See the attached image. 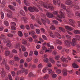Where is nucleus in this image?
<instances>
[{
	"instance_id": "19",
	"label": "nucleus",
	"mask_w": 80,
	"mask_h": 80,
	"mask_svg": "<svg viewBox=\"0 0 80 80\" xmlns=\"http://www.w3.org/2000/svg\"><path fill=\"white\" fill-rule=\"evenodd\" d=\"M62 73L64 76H67V69H63L62 70Z\"/></svg>"
},
{
	"instance_id": "15",
	"label": "nucleus",
	"mask_w": 80,
	"mask_h": 80,
	"mask_svg": "<svg viewBox=\"0 0 80 80\" xmlns=\"http://www.w3.org/2000/svg\"><path fill=\"white\" fill-rule=\"evenodd\" d=\"M68 21H70V22L72 23L71 25L74 28L75 27V25L74 24H74L75 23V22L72 19H68Z\"/></svg>"
},
{
	"instance_id": "51",
	"label": "nucleus",
	"mask_w": 80,
	"mask_h": 80,
	"mask_svg": "<svg viewBox=\"0 0 80 80\" xmlns=\"http://www.w3.org/2000/svg\"><path fill=\"white\" fill-rule=\"evenodd\" d=\"M14 61L12 60H11L9 62L10 64L12 65H13V64H14Z\"/></svg>"
},
{
	"instance_id": "24",
	"label": "nucleus",
	"mask_w": 80,
	"mask_h": 80,
	"mask_svg": "<svg viewBox=\"0 0 80 80\" xmlns=\"http://www.w3.org/2000/svg\"><path fill=\"white\" fill-rule=\"evenodd\" d=\"M22 43L23 45H27V41L26 40L23 39L22 40Z\"/></svg>"
},
{
	"instance_id": "35",
	"label": "nucleus",
	"mask_w": 80,
	"mask_h": 80,
	"mask_svg": "<svg viewBox=\"0 0 80 80\" xmlns=\"http://www.w3.org/2000/svg\"><path fill=\"white\" fill-rule=\"evenodd\" d=\"M2 64H3V65L7 64V61L6 60H5L4 59H3V61H2Z\"/></svg>"
},
{
	"instance_id": "14",
	"label": "nucleus",
	"mask_w": 80,
	"mask_h": 80,
	"mask_svg": "<svg viewBox=\"0 0 80 80\" xmlns=\"http://www.w3.org/2000/svg\"><path fill=\"white\" fill-rule=\"evenodd\" d=\"M0 71H1V75L2 78H4L5 77V72L4 71L3 68H2Z\"/></svg>"
},
{
	"instance_id": "26",
	"label": "nucleus",
	"mask_w": 80,
	"mask_h": 80,
	"mask_svg": "<svg viewBox=\"0 0 80 80\" xmlns=\"http://www.w3.org/2000/svg\"><path fill=\"white\" fill-rule=\"evenodd\" d=\"M24 3L25 5L29 6L30 5L29 3L26 0H24Z\"/></svg>"
},
{
	"instance_id": "5",
	"label": "nucleus",
	"mask_w": 80,
	"mask_h": 80,
	"mask_svg": "<svg viewBox=\"0 0 80 80\" xmlns=\"http://www.w3.org/2000/svg\"><path fill=\"white\" fill-rule=\"evenodd\" d=\"M28 10L29 11L33 12L35 11L36 12H38L39 11L38 9L35 7H30L28 8Z\"/></svg>"
},
{
	"instance_id": "33",
	"label": "nucleus",
	"mask_w": 80,
	"mask_h": 80,
	"mask_svg": "<svg viewBox=\"0 0 80 80\" xmlns=\"http://www.w3.org/2000/svg\"><path fill=\"white\" fill-rule=\"evenodd\" d=\"M18 35L19 36H20V37H22V31H18Z\"/></svg>"
},
{
	"instance_id": "59",
	"label": "nucleus",
	"mask_w": 80,
	"mask_h": 80,
	"mask_svg": "<svg viewBox=\"0 0 80 80\" xmlns=\"http://www.w3.org/2000/svg\"><path fill=\"white\" fill-rule=\"evenodd\" d=\"M71 50L68 49H66V52L67 53H69L71 52Z\"/></svg>"
},
{
	"instance_id": "63",
	"label": "nucleus",
	"mask_w": 80,
	"mask_h": 80,
	"mask_svg": "<svg viewBox=\"0 0 80 80\" xmlns=\"http://www.w3.org/2000/svg\"><path fill=\"white\" fill-rule=\"evenodd\" d=\"M24 55L25 57H27L28 55V52H25L24 53Z\"/></svg>"
},
{
	"instance_id": "28",
	"label": "nucleus",
	"mask_w": 80,
	"mask_h": 80,
	"mask_svg": "<svg viewBox=\"0 0 80 80\" xmlns=\"http://www.w3.org/2000/svg\"><path fill=\"white\" fill-rule=\"evenodd\" d=\"M19 12L21 15L23 16L25 15V12H24L23 10H21Z\"/></svg>"
},
{
	"instance_id": "47",
	"label": "nucleus",
	"mask_w": 80,
	"mask_h": 80,
	"mask_svg": "<svg viewBox=\"0 0 80 80\" xmlns=\"http://www.w3.org/2000/svg\"><path fill=\"white\" fill-rule=\"evenodd\" d=\"M43 61L44 62H45L46 63H48L49 62V60L47 58H45V59H43Z\"/></svg>"
},
{
	"instance_id": "11",
	"label": "nucleus",
	"mask_w": 80,
	"mask_h": 80,
	"mask_svg": "<svg viewBox=\"0 0 80 80\" xmlns=\"http://www.w3.org/2000/svg\"><path fill=\"white\" fill-rule=\"evenodd\" d=\"M61 2V0H53V3L55 5H56L58 4V5H60Z\"/></svg>"
},
{
	"instance_id": "53",
	"label": "nucleus",
	"mask_w": 80,
	"mask_h": 80,
	"mask_svg": "<svg viewBox=\"0 0 80 80\" xmlns=\"http://www.w3.org/2000/svg\"><path fill=\"white\" fill-rule=\"evenodd\" d=\"M50 61L51 62L52 64H54L55 63V61L52 58H50Z\"/></svg>"
},
{
	"instance_id": "43",
	"label": "nucleus",
	"mask_w": 80,
	"mask_h": 80,
	"mask_svg": "<svg viewBox=\"0 0 80 80\" xmlns=\"http://www.w3.org/2000/svg\"><path fill=\"white\" fill-rule=\"evenodd\" d=\"M36 21L38 22V23H39L40 25H41V22H40V20L39 18H37V19H36Z\"/></svg>"
},
{
	"instance_id": "37",
	"label": "nucleus",
	"mask_w": 80,
	"mask_h": 80,
	"mask_svg": "<svg viewBox=\"0 0 80 80\" xmlns=\"http://www.w3.org/2000/svg\"><path fill=\"white\" fill-rule=\"evenodd\" d=\"M0 15H1V18L2 19H3L4 18V13H3V12H0Z\"/></svg>"
},
{
	"instance_id": "40",
	"label": "nucleus",
	"mask_w": 80,
	"mask_h": 80,
	"mask_svg": "<svg viewBox=\"0 0 80 80\" xmlns=\"http://www.w3.org/2000/svg\"><path fill=\"white\" fill-rule=\"evenodd\" d=\"M23 18L24 19V22L25 23H28V18H24L23 17Z\"/></svg>"
},
{
	"instance_id": "4",
	"label": "nucleus",
	"mask_w": 80,
	"mask_h": 80,
	"mask_svg": "<svg viewBox=\"0 0 80 80\" xmlns=\"http://www.w3.org/2000/svg\"><path fill=\"white\" fill-rule=\"evenodd\" d=\"M43 18L44 19H45V20H44V19H43V18H41V21L43 24L45 25H46L47 22H48V24H50V21L48 19H47V18H46V15L45 14H43Z\"/></svg>"
},
{
	"instance_id": "56",
	"label": "nucleus",
	"mask_w": 80,
	"mask_h": 80,
	"mask_svg": "<svg viewBox=\"0 0 80 80\" xmlns=\"http://www.w3.org/2000/svg\"><path fill=\"white\" fill-rule=\"evenodd\" d=\"M30 16L32 20H34L35 19V17L32 14H30Z\"/></svg>"
},
{
	"instance_id": "12",
	"label": "nucleus",
	"mask_w": 80,
	"mask_h": 80,
	"mask_svg": "<svg viewBox=\"0 0 80 80\" xmlns=\"http://www.w3.org/2000/svg\"><path fill=\"white\" fill-rule=\"evenodd\" d=\"M77 39L76 38H74L72 40V42H70L72 46H74L76 45V42L77 41Z\"/></svg>"
},
{
	"instance_id": "42",
	"label": "nucleus",
	"mask_w": 80,
	"mask_h": 80,
	"mask_svg": "<svg viewBox=\"0 0 80 80\" xmlns=\"http://www.w3.org/2000/svg\"><path fill=\"white\" fill-rule=\"evenodd\" d=\"M56 42L59 45H61L62 44V42L61 41L58 40H56Z\"/></svg>"
},
{
	"instance_id": "17",
	"label": "nucleus",
	"mask_w": 80,
	"mask_h": 80,
	"mask_svg": "<svg viewBox=\"0 0 80 80\" xmlns=\"http://www.w3.org/2000/svg\"><path fill=\"white\" fill-rule=\"evenodd\" d=\"M21 47V46H20V43H18L16 44L15 46L16 48L19 49L20 52L22 51L21 49L20 48Z\"/></svg>"
},
{
	"instance_id": "36",
	"label": "nucleus",
	"mask_w": 80,
	"mask_h": 80,
	"mask_svg": "<svg viewBox=\"0 0 80 80\" xmlns=\"http://www.w3.org/2000/svg\"><path fill=\"white\" fill-rule=\"evenodd\" d=\"M4 24H5L6 26H8L9 25V23L7 21H4Z\"/></svg>"
},
{
	"instance_id": "58",
	"label": "nucleus",
	"mask_w": 80,
	"mask_h": 80,
	"mask_svg": "<svg viewBox=\"0 0 80 80\" xmlns=\"http://www.w3.org/2000/svg\"><path fill=\"white\" fill-rule=\"evenodd\" d=\"M36 32L37 34H39V33H40L41 32L40 30L38 29H36Z\"/></svg>"
},
{
	"instance_id": "25",
	"label": "nucleus",
	"mask_w": 80,
	"mask_h": 80,
	"mask_svg": "<svg viewBox=\"0 0 80 80\" xmlns=\"http://www.w3.org/2000/svg\"><path fill=\"white\" fill-rule=\"evenodd\" d=\"M48 73L49 74H50L51 73H54V72L50 68H48Z\"/></svg>"
},
{
	"instance_id": "21",
	"label": "nucleus",
	"mask_w": 80,
	"mask_h": 80,
	"mask_svg": "<svg viewBox=\"0 0 80 80\" xmlns=\"http://www.w3.org/2000/svg\"><path fill=\"white\" fill-rule=\"evenodd\" d=\"M65 46L67 47H69L70 46V42L68 41H65Z\"/></svg>"
},
{
	"instance_id": "9",
	"label": "nucleus",
	"mask_w": 80,
	"mask_h": 80,
	"mask_svg": "<svg viewBox=\"0 0 80 80\" xmlns=\"http://www.w3.org/2000/svg\"><path fill=\"white\" fill-rule=\"evenodd\" d=\"M11 24L12 25V26L11 27V29L12 30H16V28L15 27L16 25V24L14 22H11Z\"/></svg>"
},
{
	"instance_id": "52",
	"label": "nucleus",
	"mask_w": 80,
	"mask_h": 80,
	"mask_svg": "<svg viewBox=\"0 0 80 80\" xmlns=\"http://www.w3.org/2000/svg\"><path fill=\"white\" fill-rule=\"evenodd\" d=\"M50 29L52 30H55L56 28L53 25H52L51 26Z\"/></svg>"
},
{
	"instance_id": "20",
	"label": "nucleus",
	"mask_w": 80,
	"mask_h": 80,
	"mask_svg": "<svg viewBox=\"0 0 80 80\" xmlns=\"http://www.w3.org/2000/svg\"><path fill=\"white\" fill-rule=\"evenodd\" d=\"M5 37L4 34H1L0 36V40H4V41L5 42L6 39H5Z\"/></svg>"
},
{
	"instance_id": "18",
	"label": "nucleus",
	"mask_w": 80,
	"mask_h": 80,
	"mask_svg": "<svg viewBox=\"0 0 80 80\" xmlns=\"http://www.w3.org/2000/svg\"><path fill=\"white\" fill-rule=\"evenodd\" d=\"M72 1L70 0H67L65 2V4L66 5H70L72 3Z\"/></svg>"
},
{
	"instance_id": "23",
	"label": "nucleus",
	"mask_w": 80,
	"mask_h": 80,
	"mask_svg": "<svg viewBox=\"0 0 80 80\" xmlns=\"http://www.w3.org/2000/svg\"><path fill=\"white\" fill-rule=\"evenodd\" d=\"M6 3V1H2V2L1 4V7L2 8H3L5 6V4Z\"/></svg>"
},
{
	"instance_id": "60",
	"label": "nucleus",
	"mask_w": 80,
	"mask_h": 80,
	"mask_svg": "<svg viewBox=\"0 0 80 80\" xmlns=\"http://www.w3.org/2000/svg\"><path fill=\"white\" fill-rule=\"evenodd\" d=\"M7 36L8 37H10V38H12L13 37V36L12 34L11 33L8 34H7Z\"/></svg>"
},
{
	"instance_id": "49",
	"label": "nucleus",
	"mask_w": 80,
	"mask_h": 80,
	"mask_svg": "<svg viewBox=\"0 0 80 80\" xmlns=\"http://www.w3.org/2000/svg\"><path fill=\"white\" fill-rule=\"evenodd\" d=\"M75 14L76 16L80 18V13H79L78 12H75Z\"/></svg>"
},
{
	"instance_id": "30",
	"label": "nucleus",
	"mask_w": 80,
	"mask_h": 80,
	"mask_svg": "<svg viewBox=\"0 0 80 80\" xmlns=\"http://www.w3.org/2000/svg\"><path fill=\"white\" fill-rule=\"evenodd\" d=\"M61 63L60 61H57V65L58 67H61Z\"/></svg>"
},
{
	"instance_id": "16",
	"label": "nucleus",
	"mask_w": 80,
	"mask_h": 80,
	"mask_svg": "<svg viewBox=\"0 0 80 80\" xmlns=\"http://www.w3.org/2000/svg\"><path fill=\"white\" fill-rule=\"evenodd\" d=\"M8 13L7 14V17L9 18H11L12 17V12L11 11L8 10Z\"/></svg>"
},
{
	"instance_id": "38",
	"label": "nucleus",
	"mask_w": 80,
	"mask_h": 80,
	"mask_svg": "<svg viewBox=\"0 0 80 80\" xmlns=\"http://www.w3.org/2000/svg\"><path fill=\"white\" fill-rule=\"evenodd\" d=\"M56 72L57 73L60 74L62 72V70L61 69H57V70L56 71Z\"/></svg>"
},
{
	"instance_id": "64",
	"label": "nucleus",
	"mask_w": 80,
	"mask_h": 80,
	"mask_svg": "<svg viewBox=\"0 0 80 80\" xmlns=\"http://www.w3.org/2000/svg\"><path fill=\"white\" fill-rule=\"evenodd\" d=\"M26 29L28 30H29L30 29V27L29 25H26Z\"/></svg>"
},
{
	"instance_id": "54",
	"label": "nucleus",
	"mask_w": 80,
	"mask_h": 80,
	"mask_svg": "<svg viewBox=\"0 0 80 80\" xmlns=\"http://www.w3.org/2000/svg\"><path fill=\"white\" fill-rule=\"evenodd\" d=\"M61 61H63V62H65L66 61V59L64 57H62V58H61Z\"/></svg>"
},
{
	"instance_id": "10",
	"label": "nucleus",
	"mask_w": 80,
	"mask_h": 80,
	"mask_svg": "<svg viewBox=\"0 0 80 80\" xmlns=\"http://www.w3.org/2000/svg\"><path fill=\"white\" fill-rule=\"evenodd\" d=\"M29 34L31 35L33 38H37V36L35 35V33L33 31L29 32Z\"/></svg>"
},
{
	"instance_id": "22",
	"label": "nucleus",
	"mask_w": 80,
	"mask_h": 80,
	"mask_svg": "<svg viewBox=\"0 0 80 80\" xmlns=\"http://www.w3.org/2000/svg\"><path fill=\"white\" fill-rule=\"evenodd\" d=\"M65 28L68 31H72L73 30V28L69 26L65 27Z\"/></svg>"
},
{
	"instance_id": "50",
	"label": "nucleus",
	"mask_w": 80,
	"mask_h": 80,
	"mask_svg": "<svg viewBox=\"0 0 80 80\" xmlns=\"http://www.w3.org/2000/svg\"><path fill=\"white\" fill-rule=\"evenodd\" d=\"M49 76L48 74H46L44 77V78L45 79H47V78H49Z\"/></svg>"
},
{
	"instance_id": "32",
	"label": "nucleus",
	"mask_w": 80,
	"mask_h": 80,
	"mask_svg": "<svg viewBox=\"0 0 80 80\" xmlns=\"http://www.w3.org/2000/svg\"><path fill=\"white\" fill-rule=\"evenodd\" d=\"M72 67H73L74 68H78V65L76 64L75 63H73V64H72Z\"/></svg>"
},
{
	"instance_id": "27",
	"label": "nucleus",
	"mask_w": 80,
	"mask_h": 80,
	"mask_svg": "<svg viewBox=\"0 0 80 80\" xmlns=\"http://www.w3.org/2000/svg\"><path fill=\"white\" fill-rule=\"evenodd\" d=\"M9 8H10L11 10L12 11H14L15 10V9L14 7L13 6H11V5H9L8 6Z\"/></svg>"
},
{
	"instance_id": "7",
	"label": "nucleus",
	"mask_w": 80,
	"mask_h": 80,
	"mask_svg": "<svg viewBox=\"0 0 80 80\" xmlns=\"http://www.w3.org/2000/svg\"><path fill=\"white\" fill-rule=\"evenodd\" d=\"M67 13L68 15V17L70 18H71L72 14L71 12V10L70 9V8H67V9L66 10Z\"/></svg>"
},
{
	"instance_id": "55",
	"label": "nucleus",
	"mask_w": 80,
	"mask_h": 80,
	"mask_svg": "<svg viewBox=\"0 0 80 80\" xmlns=\"http://www.w3.org/2000/svg\"><path fill=\"white\" fill-rule=\"evenodd\" d=\"M59 29H60V30L62 31L63 32H65V29L61 27H59Z\"/></svg>"
},
{
	"instance_id": "6",
	"label": "nucleus",
	"mask_w": 80,
	"mask_h": 80,
	"mask_svg": "<svg viewBox=\"0 0 80 80\" xmlns=\"http://www.w3.org/2000/svg\"><path fill=\"white\" fill-rule=\"evenodd\" d=\"M24 72H25V74L26 75H27L28 74V70L27 69L25 70V69L23 68L21 71H18L17 72V75L22 73H23Z\"/></svg>"
},
{
	"instance_id": "29",
	"label": "nucleus",
	"mask_w": 80,
	"mask_h": 80,
	"mask_svg": "<svg viewBox=\"0 0 80 80\" xmlns=\"http://www.w3.org/2000/svg\"><path fill=\"white\" fill-rule=\"evenodd\" d=\"M5 56H8L10 54V52L8 51H5Z\"/></svg>"
},
{
	"instance_id": "45",
	"label": "nucleus",
	"mask_w": 80,
	"mask_h": 80,
	"mask_svg": "<svg viewBox=\"0 0 80 80\" xmlns=\"http://www.w3.org/2000/svg\"><path fill=\"white\" fill-rule=\"evenodd\" d=\"M1 41H0V48H1L2 49V51L3 52V50H4V48L2 47V45L1 44Z\"/></svg>"
},
{
	"instance_id": "46",
	"label": "nucleus",
	"mask_w": 80,
	"mask_h": 80,
	"mask_svg": "<svg viewBox=\"0 0 80 80\" xmlns=\"http://www.w3.org/2000/svg\"><path fill=\"white\" fill-rule=\"evenodd\" d=\"M48 69L47 68H44L43 70H42V72L43 73H45L47 72V70H48Z\"/></svg>"
},
{
	"instance_id": "13",
	"label": "nucleus",
	"mask_w": 80,
	"mask_h": 80,
	"mask_svg": "<svg viewBox=\"0 0 80 80\" xmlns=\"http://www.w3.org/2000/svg\"><path fill=\"white\" fill-rule=\"evenodd\" d=\"M5 42H6L7 43V44L6 45V46L8 47H9L10 48L11 46H12V44L11 43V41L10 40H8V41H4Z\"/></svg>"
},
{
	"instance_id": "39",
	"label": "nucleus",
	"mask_w": 80,
	"mask_h": 80,
	"mask_svg": "<svg viewBox=\"0 0 80 80\" xmlns=\"http://www.w3.org/2000/svg\"><path fill=\"white\" fill-rule=\"evenodd\" d=\"M21 48H22V51L24 52L26 50V49L24 46H21Z\"/></svg>"
},
{
	"instance_id": "57",
	"label": "nucleus",
	"mask_w": 80,
	"mask_h": 80,
	"mask_svg": "<svg viewBox=\"0 0 80 80\" xmlns=\"http://www.w3.org/2000/svg\"><path fill=\"white\" fill-rule=\"evenodd\" d=\"M73 6L74 7V8H75L76 9L79 10L80 8L78 6L76 5H73Z\"/></svg>"
},
{
	"instance_id": "61",
	"label": "nucleus",
	"mask_w": 80,
	"mask_h": 80,
	"mask_svg": "<svg viewBox=\"0 0 80 80\" xmlns=\"http://www.w3.org/2000/svg\"><path fill=\"white\" fill-rule=\"evenodd\" d=\"M53 23L55 24H58V22L56 20H53Z\"/></svg>"
},
{
	"instance_id": "3",
	"label": "nucleus",
	"mask_w": 80,
	"mask_h": 80,
	"mask_svg": "<svg viewBox=\"0 0 80 80\" xmlns=\"http://www.w3.org/2000/svg\"><path fill=\"white\" fill-rule=\"evenodd\" d=\"M50 35L51 37H52V38H54L55 37V36H56L59 39H61L62 37L61 35L59 34L58 32H55L54 33V35L53 34L52 32V31H50Z\"/></svg>"
},
{
	"instance_id": "34",
	"label": "nucleus",
	"mask_w": 80,
	"mask_h": 80,
	"mask_svg": "<svg viewBox=\"0 0 80 80\" xmlns=\"http://www.w3.org/2000/svg\"><path fill=\"white\" fill-rule=\"evenodd\" d=\"M47 46L48 47H50V48H51V49H54V47L52 46H51L50 45V43H47Z\"/></svg>"
},
{
	"instance_id": "44",
	"label": "nucleus",
	"mask_w": 80,
	"mask_h": 80,
	"mask_svg": "<svg viewBox=\"0 0 80 80\" xmlns=\"http://www.w3.org/2000/svg\"><path fill=\"white\" fill-rule=\"evenodd\" d=\"M35 76L34 75V74L32 72H30L29 73V77H35Z\"/></svg>"
},
{
	"instance_id": "8",
	"label": "nucleus",
	"mask_w": 80,
	"mask_h": 80,
	"mask_svg": "<svg viewBox=\"0 0 80 80\" xmlns=\"http://www.w3.org/2000/svg\"><path fill=\"white\" fill-rule=\"evenodd\" d=\"M45 12L46 13V15L48 18H52L54 16L51 13L48 12V11L47 10Z\"/></svg>"
},
{
	"instance_id": "31",
	"label": "nucleus",
	"mask_w": 80,
	"mask_h": 80,
	"mask_svg": "<svg viewBox=\"0 0 80 80\" xmlns=\"http://www.w3.org/2000/svg\"><path fill=\"white\" fill-rule=\"evenodd\" d=\"M75 34H80V31L79 30H75L74 31Z\"/></svg>"
},
{
	"instance_id": "1",
	"label": "nucleus",
	"mask_w": 80,
	"mask_h": 80,
	"mask_svg": "<svg viewBox=\"0 0 80 80\" xmlns=\"http://www.w3.org/2000/svg\"><path fill=\"white\" fill-rule=\"evenodd\" d=\"M39 4L40 5H41L42 6H43L45 8H49V9L51 10H53L54 9L53 7L51 6V4H47L43 2L40 1L39 2Z\"/></svg>"
},
{
	"instance_id": "62",
	"label": "nucleus",
	"mask_w": 80,
	"mask_h": 80,
	"mask_svg": "<svg viewBox=\"0 0 80 80\" xmlns=\"http://www.w3.org/2000/svg\"><path fill=\"white\" fill-rule=\"evenodd\" d=\"M75 37L76 38H78V40H80V36H78L77 35H76L75 36Z\"/></svg>"
},
{
	"instance_id": "41",
	"label": "nucleus",
	"mask_w": 80,
	"mask_h": 80,
	"mask_svg": "<svg viewBox=\"0 0 80 80\" xmlns=\"http://www.w3.org/2000/svg\"><path fill=\"white\" fill-rule=\"evenodd\" d=\"M61 8L64 9H65L66 8V7L64 4H61Z\"/></svg>"
},
{
	"instance_id": "48",
	"label": "nucleus",
	"mask_w": 80,
	"mask_h": 80,
	"mask_svg": "<svg viewBox=\"0 0 80 80\" xmlns=\"http://www.w3.org/2000/svg\"><path fill=\"white\" fill-rule=\"evenodd\" d=\"M14 58L16 61H19L20 60V58H18L17 56H15Z\"/></svg>"
},
{
	"instance_id": "2",
	"label": "nucleus",
	"mask_w": 80,
	"mask_h": 80,
	"mask_svg": "<svg viewBox=\"0 0 80 80\" xmlns=\"http://www.w3.org/2000/svg\"><path fill=\"white\" fill-rule=\"evenodd\" d=\"M63 10H62V9H61L60 10V12H59V14H60V15H57V17H56V19L60 21V22H62V20L59 18H65V16L63 13Z\"/></svg>"
}]
</instances>
